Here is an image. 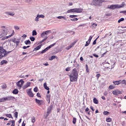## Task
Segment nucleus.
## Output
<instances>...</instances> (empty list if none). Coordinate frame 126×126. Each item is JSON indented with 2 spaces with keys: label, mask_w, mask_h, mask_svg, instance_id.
<instances>
[{
  "label": "nucleus",
  "mask_w": 126,
  "mask_h": 126,
  "mask_svg": "<svg viewBox=\"0 0 126 126\" xmlns=\"http://www.w3.org/2000/svg\"><path fill=\"white\" fill-rule=\"evenodd\" d=\"M126 5V3L123 2L121 4H112L109 7H108V8L110 9H118L119 8H122Z\"/></svg>",
  "instance_id": "nucleus-1"
},
{
  "label": "nucleus",
  "mask_w": 126,
  "mask_h": 126,
  "mask_svg": "<svg viewBox=\"0 0 126 126\" xmlns=\"http://www.w3.org/2000/svg\"><path fill=\"white\" fill-rule=\"evenodd\" d=\"M11 53V51H6L5 49H3V47L0 46V59L6 57L8 54Z\"/></svg>",
  "instance_id": "nucleus-2"
},
{
  "label": "nucleus",
  "mask_w": 126,
  "mask_h": 126,
  "mask_svg": "<svg viewBox=\"0 0 126 126\" xmlns=\"http://www.w3.org/2000/svg\"><path fill=\"white\" fill-rule=\"evenodd\" d=\"M105 2V0H93L91 3L92 5L94 6H101L102 3Z\"/></svg>",
  "instance_id": "nucleus-3"
},
{
  "label": "nucleus",
  "mask_w": 126,
  "mask_h": 126,
  "mask_svg": "<svg viewBox=\"0 0 126 126\" xmlns=\"http://www.w3.org/2000/svg\"><path fill=\"white\" fill-rule=\"evenodd\" d=\"M82 11H83V9L82 8H73L67 10L66 13H74V12L76 13H81V12H82Z\"/></svg>",
  "instance_id": "nucleus-4"
},
{
  "label": "nucleus",
  "mask_w": 126,
  "mask_h": 126,
  "mask_svg": "<svg viewBox=\"0 0 126 126\" xmlns=\"http://www.w3.org/2000/svg\"><path fill=\"white\" fill-rule=\"evenodd\" d=\"M1 34H0V38H2V37H4V36H6L7 35V29L5 28V26H1Z\"/></svg>",
  "instance_id": "nucleus-5"
},
{
  "label": "nucleus",
  "mask_w": 126,
  "mask_h": 126,
  "mask_svg": "<svg viewBox=\"0 0 126 126\" xmlns=\"http://www.w3.org/2000/svg\"><path fill=\"white\" fill-rule=\"evenodd\" d=\"M79 72V70H78L76 68H74L71 73V75H73V76H76V77H78V73Z\"/></svg>",
  "instance_id": "nucleus-6"
},
{
  "label": "nucleus",
  "mask_w": 126,
  "mask_h": 126,
  "mask_svg": "<svg viewBox=\"0 0 126 126\" xmlns=\"http://www.w3.org/2000/svg\"><path fill=\"white\" fill-rule=\"evenodd\" d=\"M55 45H56V43H53V44L50 45V46H49L48 47H47L45 49H44L43 50H42V52H40V54H45V53H46L47 52V51H49V50H50V49H51V48H53V47H54V46H55Z\"/></svg>",
  "instance_id": "nucleus-7"
},
{
  "label": "nucleus",
  "mask_w": 126,
  "mask_h": 126,
  "mask_svg": "<svg viewBox=\"0 0 126 126\" xmlns=\"http://www.w3.org/2000/svg\"><path fill=\"white\" fill-rule=\"evenodd\" d=\"M69 78H70V81L71 82H76L77 81V79L78 78V77H76L75 76H73L72 75H69Z\"/></svg>",
  "instance_id": "nucleus-8"
},
{
  "label": "nucleus",
  "mask_w": 126,
  "mask_h": 126,
  "mask_svg": "<svg viewBox=\"0 0 126 126\" xmlns=\"http://www.w3.org/2000/svg\"><path fill=\"white\" fill-rule=\"evenodd\" d=\"M52 110H53V104L50 105L47 108L46 118H48V117H49V115L51 114V112H52Z\"/></svg>",
  "instance_id": "nucleus-9"
},
{
  "label": "nucleus",
  "mask_w": 126,
  "mask_h": 126,
  "mask_svg": "<svg viewBox=\"0 0 126 126\" xmlns=\"http://www.w3.org/2000/svg\"><path fill=\"white\" fill-rule=\"evenodd\" d=\"M23 84H24V81L23 80H20L16 83V85L19 88H21Z\"/></svg>",
  "instance_id": "nucleus-10"
},
{
  "label": "nucleus",
  "mask_w": 126,
  "mask_h": 126,
  "mask_svg": "<svg viewBox=\"0 0 126 126\" xmlns=\"http://www.w3.org/2000/svg\"><path fill=\"white\" fill-rule=\"evenodd\" d=\"M3 99L4 100V102H5V101H10V100H14L15 99V97H14V96H9L3 97Z\"/></svg>",
  "instance_id": "nucleus-11"
},
{
  "label": "nucleus",
  "mask_w": 126,
  "mask_h": 126,
  "mask_svg": "<svg viewBox=\"0 0 126 126\" xmlns=\"http://www.w3.org/2000/svg\"><path fill=\"white\" fill-rule=\"evenodd\" d=\"M32 89H29V91L27 92V93L28 94V95L31 97V98H33L34 97V94L32 93Z\"/></svg>",
  "instance_id": "nucleus-12"
},
{
  "label": "nucleus",
  "mask_w": 126,
  "mask_h": 126,
  "mask_svg": "<svg viewBox=\"0 0 126 126\" xmlns=\"http://www.w3.org/2000/svg\"><path fill=\"white\" fill-rule=\"evenodd\" d=\"M112 94L115 96H118V94H122V92L119 90H115L112 92Z\"/></svg>",
  "instance_id": "nucleus-13"
},
{
  "label": "nucleus",
  "mask_w": 126,
  "mask_h": 126,
  "mask_svg": "<svg viewBox=\"0 0 126 126\" xmlns=\"http://www.w3.org/2000/svg\"><path fill=\"white\" fill-rule=\"evenodd\" d=\"M35 102L37 104H38V105H43L44 104V100L38 99L37 98H35Z\"/></svg>",
  "instance_id": "nucleus-14"
},
{
  "label": "nucleus",
  "mask_w": 126,
  "mask_h": 126,
  "mask_svg": "<svg viewBox=\"0 0 126 126\" xmlns=\"http://www.w3.org/2000/svg\"><path fill=\"white\" fill-rule=\"evenodd\" d=\"M30 85H31V82H27L26 84L24 85V86L23 87V90H25L26 88H28V87H29Z\"/></svg>",
  "instance_id": "nucleus-15"
},
{
  "label": "nucleus",
  "mask_w": 126,
  "mask_h": 126,
  "mask_svg": "<svg viewBox=\"0 0 126 126\" xmlns=\"http://www.w3.org/2000/svg\"><path fill=\"white\" fill-rule=\"evenodd\" d=\"M49 33H51V30H48L42 32L41 34V37L45 36V35H49Z\"/></svg>",
  "instance_id": "nucleus-16"
},
{
  "label": "nucleus",
  "mask_w": 126,
  "mask_h": 126,
  "mask_svg": "<svg viewBox=\"0 0 126 126\" xmlns=\"http://www.w3.org/2000/svg\"><path fill=\"white\" fill-rule=\"evenodd\" d=\"M5 14L7 15H10V16H13L15 14L14 12H5Z\"/></svg>",
  "instance_id": "nucleus-17"
},
{
  "label": "nucleus",
  "mask_w": 126,
  "mask_h": 126,
  "mask_svg": "<svg viewBox=\"0 0 126 126\" xmlns=\"http://www.w3.org/2000/svg\"><path fill=\"white\" fill-rule=\"evenodd\" d=\"M122 82V80H119V81H115L113 82L114 84L115 85H119V84H121Z\"/></svg>",
  "instance_id": "nucleus-18"
},
{
  "label": "nucleus",
  "mask_w": 126,
  "mask_h": 126,
  "mask_svg": "<svg viewBox=\"0 0 126 126\" xmlns=\"http://www.w3.org/2000/svg\"><path fill=\"white\" fill-rule=\"evenodd\" d=\"M50 97H51V95L50 94H47L46 95V97H47L46 101H48V104H50V103L51 102V101L50 100Z\"/></svg>",
  "instance_id": "nucleus-19"
},
{
  "label": "nucleus",
  "mask_w": 126,
  "mask_h": 126,
  "mask_svg": "<svg viewBox=\"0 0 126 126\" xmlns=\"http://www.w3.org/2000/svg\"><path fill=\"white\" fill-rule=\"evenodd\" d=\"M12 41L13 43H16V47H18V46L19 45L20 41H16L15 38L12 40Z\"/></svg>",
  "instance_id": "nucleus-20"
},
{
  "label": "nucleus",
  "mask_w": 126,
  "mask_h": 126,
  "mask_svg": "<svg viewBox=\"0 0 126 126\" xmlns=\"http://www.w3.org/2000/svg\"><path fill=\"white\" fill-rule=\"evenodd\" d=\"M41 47H42V44H40V45L37 46V47H36L34 49V51H38V50H40V49H41Z\"/></svg>",
  "instance_id": "nucleus-21"
},
{
  "label": "nucleus",
  "mask_w": 126,
  "mask_h": 126,
  "mask_svg": "<svg viewBox=\"0 0 126 126\" xmlns=\"http://www.w3.org/2000/svg\"><path fill=\"white\" fill-rule=\"evenodd\" d=\"M43 86L44 88H45V89H46V90H50V88H49L47 86V83H45L43 84Z\"/></svg>",
  "instance_id": "nucleus-22"
},
{
  "label": "nucleus",
  "mask_w": 126,
  "mask_h": 126,
  "mask_svg": "<svg viewBox=\"0 0 126 126\" xmlns=\"http://www.w3.org/2000/svg\"><path fill=\"white\" fill-rule=\"evenodd\" d=\"M55 59H58V57L56 56H52L49 59V61H53V60H55Z\"/></svg>",
  "instance_id": "nucleus-23"
},
{
  "label": "nucleus",
  "mask_w": 126,
  "mask_h": 126,
  "mask_svg": "<svg viewBox=\"0 0 126 126\" xmlns=\"http://www.w3.org/2000/svg\"><path fill=\"white\" fill-rule=\"evenodd\" d=\"M18 89H16L13 91L12 93L13 94L16 95V94H18Z\"/></svg>",
  "instance_id": "nucleus-24"
},
{
  "label": "nucleus",
  "mask_w": 126,
  "mask_h": 126,
  "mask_svg": "<svg viewBox=\"0 0 126 126\" xmlns=\"http://www.w3.org/2000/svg\"><path fill=\"white\" fill-rule=\"evenodd\" d=\"M24 43L26 45H31V41L29 39L25 41Z\"/></svg>",
  "instance_id": "nucleus-25"
},
{
  "label": "nucleus",
  "mask_w": 126,
  "mask_h": 126,
  "mask_svg": "<svg viewBox=\"0 0 126 126\" xmlns=\"http://www.w3.org/2000/svg\"><path fill=\"white\" fill-rule=\"evenodd\" d=\"M93 102L94 104H98L99 103V101L97 98H96V97L94 98Z\"/></svg>",
  "instance_id": "nucleus-26"
},
{
  "label": "nucleus",
  "mask_w": 126,
  "mask_h": 126,
  "mask_svg": "<svg viewBox=\"0 0 126 126\" xmlns=\"http://www.w3.org/2000/svg\"><path fill=\"white\" fill-rule=\"evenodd\" d=\"M6 117H7V118H9V119H12V120H13V117H12V115L10 114H7L5 115Z\"/></svg>",
  "instance_id": "nucleus-27"
},
{
  "label": "nucleus",
  "mask_w": 126,
  "mask_h": 126,
  "mask_svg": "<svg viewBox=\"0 0 126 126\" xmlns=\"http://www.w3.org/2000/svg\"><path fill=\"white\" fill-rule=\"evenodd\" d=\"M58 19H64V20H66V18L64 16H60L57 17Z\"/></svg>",
  "instance_id": "nucleus-28"
},
{
  "label": "nucleus",
  "mask_w": 126,
  "mask_h": 126,
  "mask_svg": "<svg viewBox=\"0 0 126 126\" xmlns=\"http://www.w3.org/2000/svg\"><path fill=\"white\" fill-rule=\"evenodd\" d=\"M4 63H7V61L6 60H2L0 62V65H2L4 64Z\"/></svg>",
  "instance_id": "nucleus-29"
},
{
  "label": "nucleus",
  "mask_w": 126,
  "mask_h": 126,
  "mask_svg": "<svg viewBox=\"0 0 126 126\" xmlns=\"http://www.w3.org/2000/svg\"><path fill=\"white\" fill-rule=\"evenodd\" d=\"M47 39H48V36H46L44 38V39H43L41 41H40L39 42V44H42V43H43V42H45V41H46V40H47Z\"/></svg>",
  "instance_id": "nucleus-30"
},
{
  "label": "nucleus",
  "mask_w": 126,
  "mask_h": 126,
  "mask_svg": "<svg viewBox=\"0 0 126 126\" xmlns=\"http://www.w3.org/2000/svg\"><path fill=\"white\" fill-rule=\"evenodd\" d=\"M116 86L114 85H111L109 86V89H114V88H115Z\"/></svg>",
  "instance_id": "nucleus-31"
},
{
  "label": "nucleus",
  "mask_w": 126,
  "mask_h": 126,
  "mask_svg": "<svg viewBox=\"0 0 126 126\" xmlns=\"http://www.w3.org/2000/svg\"><path fill=\"white\" fill-rule=\"evenodd\" d=\"M122 21H125V18H120L118 21V23H121V22H122Z\"/></svg>",
  "instance_id": "nucleus-32"
},
{
  "label": "nucleus",
  "mask_w": 126,
  "mask_h": 126,
  "mask_svg": "<svg viewBox=\"0 0 126 126\" xmlns=\"http://www.w3.org/2000/svg\"><path fill=\"white\" fill-rule=\"evenodd\" d=\"M32 36H36L37 35V32L36 30H33L32 32Z\"/></svg>",
  "instance_id": "nucleus-33"
},
{
  "label": "nucleus",
  "mask_w": 126,
  "mask_h": 126,
  "mask_svg": "<svg viewBox=\"0 0 126 126\" xmlns=\"http://www.w3.org/2000/svg\"><path fill=\"white\" fill-rule=\"evenodd\" d=\"M72 123L73 125H75L76 124V118H73L72 119Z\"/></svg>",
  "instance_id": "nucleus-34"
},
{
  "label": "nucleus",
  "mask_w": 126,
  "mask_h": 126,
  "mask_svg": "<svg viewBox=\"0 0 126 126\" xmlns=\"http://www.w3.org/2000/svg\"><path fill=\"white\" fill-rule=\"evenodd\" d=\"M99 36L93 42V45H96V43H97V40L99 38Z\"/></svg>",
  "instance_id": "nucleus-35"
},
{
  "label": "nucleus",
  "mask_w": 126,
  "mask_h": 126,
  "mask_svg": "<svg viewBox=\"0 0 126 126\" xmlns=\"http://www.w3.org/2000/svg\"><path fill=\"white\" fill-rule=\"evenodd\" d=\"M76 43V42H74L73 43H72L70 45H69V48H72V47H73L74 46V45H75V43Z\"/></svg>",
  "instance_id": "nucleus-36"
},
{
  "label": "nucleus",
  "mask_w": 126,
  "mask_h": 126,
  "mask_svg": "<svg viewBox=\"0 0 126 126\" xmlns=\"http://www.w3.org/2000/svg\"><path fill=\"white\" fill-rule=\"evenodd\" d=\"M39 18H40L39 17V14H37L36 17V18H35V19H34L35 21H36V22L39 21Z\"/></svg>",
  "instance_id": "nucleus-37"
},
{
  "label": "nucleus",
  "mask_w": 126,
  "mask_h": 126,
  "mask_svg": "<svg viewBox=\"0 0 126 126\" xmlns=\"http://www.w3.org/2000/svg\"><path fill=\"white\" fill-rule=\"evenodd\" d=\"M106 121L107 123H110V122H112V119L110 118H106Z\"/></svg>",
  "instance_id": "nucleus-38"
},
{
  "label": "nucleus",
  "mask_w": 126,
  "mask_h": 126,
  "mask_svg": "<svg viewBox=\"0 0 126 126\" xmlns=\"http://www.w3.org/2000/svg\"><path fill=\"white\" fill-rule=\"evenodd\" d=\"M109 114H110V112H109L108 111H104L103 112V115H104V116H108L109 115Z\"/></svg>",
  "instance_id": "nucleus-39"
},
{
  "label": "nucleus",
  "mask_w": 126,
  "mask_h": 126,
  "mask_svg": "<svg viewBox=\"0 0 126 126\" xmlns=\"http://www.w3.org/2000/svg\"><path fill=\"white\" fill-rule=\"evenodd\" d=\"M30 39L31 41H32V42H34V41H35V37H34L33 36H31L30 37Z\"/></svg>",
  "instance_id": "nucleus-40"
},
{
  "label": "nucleus",
  "mask_w": 126,
  "mask_h": 126,
  "mask_svg": "<svg viewBox=\"0 0 126 126\" xmlns=\"http://www.w3.org/2000/svg\"><path fill=\"white\" fill-rule=\"evenodd\" d=\"M1 88H2V89H5V88H6V84L2 85L1 86Z\"/></svg>",
  "instance_id": "nucleus-41"
},
{
  "label": "nucleus",
  "mask_w": 126,
  "mask_h": 126,
  "mask_svg": "<svg viewBox=\"0 0 126 126\" xmlns=\"http://www.w3.org/2000/svg\"><path fill=\"white\" fill-rule=\"evenodd\" d=\"M11 122L12 124L11 126H15V121L12 120V121H11Z\"/></svg>",
  "instance_id": "nucleus-42"
},
{
  "label": "nucleus",
  "mask_w": 126,
  "mask_h": 126,
  "mask_svg": "<svg viewBox=\"0 0 126 126\" xmlns=\"http://www.w3.org/2000/svg\"><path fill=\"white\" fill-rule=\"evenodd\" d=\"M36 122V118L34 117H33L32 119V122L34 123Z\"/></svg>",
  "instance_id": "nucleus-43"
},
{
  "label": "nucleus",
  "mask_w": 126,
  "mask_h": 126,
  "mask_svg": "<svg viewBox=\"0 0 126 126\" xmlns=\"http://www.w3.org/2000/svg\"><path fill=\"white\" fill-rule=\"evenodd\" d=\"M69 17L70 18H74L75 17H77V15H70Z\"/></svg>",
  "instance_id": "nucleus-44"
},
{
  "label": "nucleus",
  "mask_w": 126,
  "mask_h": 126,
  "mask_svg": "<svg viewBox=\"0 0 126 126\" xmlns=\"http://www.w3.org/2000/svg\"><path fill=\"white\" fill-rule=\"evenodd\" d=\"M71 21H77L78 20V18H74V19H70Z\"/></svg>",
  "instance_id": "nucleus-45"
},
{
  "label": "nucleus",
  "mask_w": 126,
  "mask_h": 126,
  "mask_svg": "<svg viewBox=\"0 0 126 126\" xmlns=\"http://www.w3.org/2000/svg\"><path fill=\"white\" fill-rule=\"evenodd\" d=\"M8 38H9V36H4L2 38L1 40L2 41H4V40H6V39H8Z\"/></svg>",
  "instance_id": "nucleus-46"
},
{
  "label": "nucleus",
  "mask_w": 126,
  "mask_h": 126,
  "mask_svg": "<svg viewBox=\"0 0 126 126\" xmlns=\"http://www.w3.org/2000/svg\"><path fill=\"white\" fill-rule=\"evenodd\" d=\"M14 116L16 119H17V117H18V112H15L14 113Z\"/></svg>",
  "instance_id": "nucleus-47"
},
{
  "label": "nucleus",
  "mask_w": 126,
  "mask_h": 126,
  "mask_svg": "<svg viewBox=\"0 0 126 126\" xmlns=\"http://www.w3.org/2000/svg\"><path fill=\"white\" fill-rule=\"evenodd\" d=\"M90 44V42L89 41L88 42V41H86V44L85 45V47H88V46H89Z\"/></svg>",
  "instance_id": "nucleus-48"
},
{
  "label": "nucleus",
  "mask_w": 126,
  "mask_h": 126,
  "mask_svg": "<svg viewBox=\"0 0 126 126\" xmlns=\"http://www.w3.org/2000/svg\"><path fill=\"white\" fill-rule=\"evenodd\" d=\"M86 70L87 72H89V69H88V65H86Z\"/></svg>",
  "instance_id": "nucleus-49"
},
{
  "label": "nucleus",
  "mask_w": 126,
  "mask_h": 126,
  "mask_svg": "<svg viewBox=\"0 0 126 126\" xmlns=\"http://www.w3.org/2000/svg\"><path fill=\"white\" fill-rule=\"evenodd\" d=\"M121 83H122V84H125V85H126V80H123L122 81H121Z\"/></svg>",
  "instance_id": "nucleus-50"
},
{
  "label": "nucleus",
  "mask_w": 126,
  "mask_h": 126,
  "mask_svg": "<svg viewBox=\"0 0 126 126\" xmlns=\"http://www.w3.org/2000/svg\"><path fill=\"white\" fill-rule=\"evenodd\" d=\"M33 91L34 92H38V87H35L34 89H33Z\"/></svg>",
  "instance_id": "nucleus-51"
},
{
  "label": "nucleus",
  "mask_w": 126,
  "mask_h": 126,
  "mask_svg": "<svg viewBox=\"0 0 126 126\" xmlns=\"http://www.w3.org/2000/svg\"><path fill=\"white\" fill-rule=\"evenodd\" d=\"M14 27L16 30H19V29H20V28L17 26H15Z\"/></svg>",
  "instance_id": "nucleus-52"
},
{
  "label": "nucleus",
  "mask_w": 126,
  "mask_h": 126,
  "mask_svg": "<svg viewBox=\"0 0 126 126\" xmlns=\"http://www.w3.org/2000/svg\"><path fill=\"white\" fill-rule=\"evenodd\" d=\"M38 17H39V18H44L45 17V15H39Z\"/></svg>",
  "instance_id": "nucleus-53"
},
{
  "label": "nucleus",
  "mask_w": 126,
  "mask_h": 126,
  "mask_svg": "<svg viewBox=\"0 0 126 126\" xmlns=\"http://www.w3.org/2000/svg\"><path fill=\"white\" fill-rule=\"evenodd\" d=\"M92 38H93V37L90 36L88 39V42H90V43L91 42V40H92Z\"/></svg>",
  "instance_id": "nucleus-54"
},
{
  "label": "nucleus",
  "mask_w": 126,
  "mask_h": 126,
  "mask_svg": "<svg viewBox=\"0 0 126 126\" xmlns=\"http://www.w3.org/2000/svg\"><path fill=\"white\" fill-rule=\"evenodd\" d=\"M70 68L71 67H68L67 68H65V70L66 71H69L70 70Z\"/></svg>",
  "instance_id": "nucleus-55"
},
{
  "label": "nucleus",
  "mask_w": 126,
  "mask_h": 126,
  "mask_svg": "<svg viewBox=\"0 0 126 126\" xmlns=\"http://www.w3.org/2000/svg\"><path fill=\"white\" fill-rule=\"evenodd\" d=\"M36 96H37V97H39L40 98H41V94H40L39 93H37L36 94Z\"/></svg>",
  "instance_id": "nucleus-56"
},
{
  "label": "nucleus",
  "mask_w": 126,
  "mask_h": 126,
  "mask_svg": "<svg viewBox=\"0 0 126 126\" xmlns=\"http://www.w3.org/2000/svg\"><path fill=\"white\" fill-rule=\"evenodd\" d=\"M2 102H4V100L3 99V97L0 98V103H1Z\"/></svg>",
  "instance_id": "nucleus-57"
},
{
  "label": "nucleus",
  "mask_w": 126,
  "mask_h": 126,
  "mask_svg": "<svg viewBox=\"0 0 126 126\" xmlns=\"http://www.w3.org/2000/svg\"><path fill=\"white\" fill-rule=\"evenodd\" d=\"M99 76H101V74H97L96 75V77H97V79H99Z\"/></svg>",
  "instance_id": "nucleus-58"
},
{
  "label": "nucleus",
  "mask_w": 126,
  "mask_h": 126,
  "mask_svg": "<svg viewBox=\"0 0 126 126\" xmlns=\"http://www.w3.org/2000/svg\"><path fill=\"white\" fill-rule=\"evenodd\" d=\"M93 56L94 57H95V58H99V56L97 54H94Z\"/></svg>",
  "instance_id": "nucleus-59"
},
{
  "label": "nucleus",
  "mask_w": 126,
  "mask_h": 126,
  "mask_svg": "<svg viewBox=\"0 0 126 126\" xmlns=\"http://www.w3.org/2000/svg\"><path fill=\"white\" fill-rule=\"evenodd\" d=\"M120 13H124L126 15V11H121L120 12Z\"/></svg>",
  "instance_id": "nucleus-60"
},
{
  "label": "nucleus",
  "mask_w": 126,
  "mask_h": 126,
  "mask_svg": "<svg viewBox=\"0 0 126 126\" xmlns=\"http://www.w3.org/2000/svg\"><path fill=\"white\" fill-rule=\"evenodd\" d=\"M107 52H108V51H106V52H104L103 54H102L101 55V57H104L105 56V55H106V54H107Z\"/></svg>",
  "instance_id": "nucleus-61"
},
{
  "label": "nucleus",
  "mask_w": 126,
  "mask_h": 126,
  "mask_svg": "<svg viewBox=\"0 0 126 126\" xmlns=\"http://www.w3.org/2000/svg\"><path fill=\"white\" fill-rule=\"evenodd\" d=\"M97 25L96 24H95V23L93 24V27H97Z\"/></svg>",
  "instance_id": "nucleus-62"
},
{
  "label": "nucleus",
  "mask_w": 126,
  "mask_h": 126,
  "mask_svg": "<svg viewBox=\"0 0 126 126\" xmlns=\"http://www.w3.org/2000/svg\"><path fill=\"white\" fill-rule=\"evenodd\" d=\"M90 108H91L92 111H93V112H94V111H95V109L93 108V106H91Z\"/></svg>",
  "instance_id": "nucleus-63"
},
{
  "label": "nucleus",
  "mask_w": 126,
  "mask_h": 126,
  "mask_svg": "<svg viewBox=\"0 0 126 126\" xmlns=\"http://www.w3.org/2000/svg\"><path fill=\"white\" fill-rule=\"evenodd\" d=\"M43 65H45L46 66L49 65V64L48 63H43Z\"/></svg>",
  "instance_id": "nucleus-64"
}]
</instances>
